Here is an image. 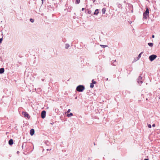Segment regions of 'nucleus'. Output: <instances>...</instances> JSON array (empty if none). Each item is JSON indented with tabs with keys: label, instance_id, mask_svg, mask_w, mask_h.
Returning a JSON list of instances; mask_svg holds the SVG:
<instances>
[{
	"label": "nucleus",
	"instance_id": "1",
	"mask_svg": "<svg viewBox=\"0 0 160 160\" xmlns=\"http://www.w3.org/2000/svg\"><path fill=\"white\" fill-rule=\"evenodd\" d=\"M85 89V87L83 85H79L77 87L76 90L79 92H82Z\"/></svg>",
	"mask_w": 160,
	"mask_h": 160
},
{
	"label": "nucleus",
	"instance_id": "2",
	"mask_svg": "<svg viewBox=\"0 0 160 160\" xmlns=\"http://www.w3.org/2000/svg\"><path fill=\"white\" fill-rule=\"evenodd\" d=\"M149 11L148 8H146V9L145 12L143 14V18L145 19L147 18V17L149 16Z\"/></svg>",
	"mask_w": 160,
	"mask_h": 160
},
{
	"label": "nucleus",
	"instance_id": "3",
	"mask_svg": "<svg viewBox=\"0 0 160 160\" xmlns=\"http://www.w3.org/2000/svg\"><path fill=\"white\" fill-rule=\"evenodd\" d=\"M157 57V56L156 55L153 54L149 56V58L151 61H152L154 60Z\"/></svg>",
	"mask_w": 160,
	"mask_h": 160
},
{
	"label": "nucleus",
	"instance_id": "4",
	"mask_svg": "<svg viewBox=\"0 0 160 160\" xmlns=\"http://www.w3.org/2000/svg\"><path fill=\"white\" fill-rule=\"evenodd\" d=\"M142 79V77L141 76H139L137 80V82L139 85L141 84L143 82V81Z\"/></svg>",
	"mask_w": 160,
	"mask_h": 160
},
{
	"label": "nucleus",
	"instance_id": "5",
	"mask_svg": "<svg viewBox=\"0 0 160 160\" xmlns=\"http://www.w3.org/2000/svg\"><path fill=\"white\" fill-rule=\"evenodd\" d=\"M46 112L45 111L43 110L41 112V117L42 118H44L45 117Z\"/></svg>",
	"mask_w": 160,
	"mask_h": 160
},
{
	"label": "nucleus",
	"instance_id": "6",
	"mask_svg": "<svg viewBox=\"0 0 160 160\" xmlns=\"http://www.w3.org/2000/svg\"><path fill=\"white\" fill-rule=\"evenodd\" d=\"M22 114L25 117H26L28 118H29V115L28 114V113L26 112H22Z\"/></svg>",
	"mask_w": 160,
	"mask_h": 160
},
{
	"label": "nucleus",
	"instance_id": "7",
	"mask_svg": "<svg viewBox=\"0 0 160 160\" xmlns=\"http://www.w3.org/2000/svg\"><path fill=\"white\" fill-rule=\"evenodd\" d=\"M34 133V130L33 129H32L30 131V134L31 136H32Z\"/></svg>",
	"mask_w": 160,
	"mask_h": 160
},
{
	"label": "nucleus",
	"instance_id": "8",
	"mask_svg": "<svg viewBox=\"0 0 160 160\" xmlns=\"http://www.w3.org/2000/svg\"><path fill=\"white\" fill-rule=\"evenodd\" d=\"M8 143L10 145H12L13 144V140L12 139H10L8 141Z\"/></svg>",
	"mask_w": 160,
	"mask_h": 160
},
{
	"label": "nucleus",
	"instance_id": "9",
	"mask_svg": "<svg viewBox=\"0 0 160 160\" xmlns=\"http://www.w3.org/2000/svg\"><path fill=\"white\" fill-rule=\"evenodd\" d=\"M111 63L113 65L116 66L117 64L116 60H113L111 61Z\"/></svg>",
	"mask_w": 160,
	"mask_h": 160
},
{
	"label": "nucleus",
	"instance_id": "10",
	"mask_svg": "<svg viewBox=\"0 0 160 160\" xmlns=\"http://www.w3.org/2000/svg\"><path fill=\"white\" fill-rule=\"evenodd\" d=\"M99 13L98 10L96 9L93 13V14L94 15H97Z\"/></svg>",
	"mask_w": 160,
	"mask_h": 160
},
{
	"label": "nucleus",
	"instance_id": "11",
	"mask_svg": "<svg viewBox=\"0 0 160 160\" xmlns=\"http://www.w3.org/2000/svg\"><path fill=\"white\" fill-rule=\"evenodd\" d=\"M65 47L66 49H68L70 47V45L68 43H66L65 44Z\"/></svg>",
	"mask_w": 160,
	"mask_h": 160
},
{
	"label": "nucleus",
	"instance_id": "12",
	"mask_svg": "<svg viewBox=\"0 0 160 160\" xmlns=\"http://www.w3.org/2000/svg\"><path fill=\"white\" fill-rule=\"evenodd\" d=\"M4 71V68H0V73L2 74L3 73Z\"/></svg>",
	"mask_w": 160,
	"mask_h": 160
},
{
	"label": "nucleus",
	"instance_id": "13",
	"mask_svg": "<svg viewBox=\"0 0 160 160\" xmlns=\"http://www.w3.org/2000/svg\"><path fill=\"white\" fill-rule=\"evenodd\" d=\"M142 53H143V52H142L139 54L138 57L137 58V60H136V61L139 60V58L141 57V54H142Z\"/></svg>",
	"mask_w": 160,
	"mask_h": 160
},
{
	"label": "nucleus",
	"instance_id": "14",
	"mask_svg": "<svg viewBox=\"0 0 160 160\" xmlns=\"http://www.w3.org/2000/svg\"><path fill=\"white\" fill-rule=\"evenodd\" d=\"M106 11V10L105 8H103L102 10V14H105V13Z\"/></svg>",
	"mask_w": 160,
	"mask_h": 160
},
{
	"label": "nucleus",
	"instance_id": "15",
	"mask_svg": "<svg viewBox=\"0 0 160 160\" xmlns=\"http://www.w3.org/2000/svg\"><path fill=\"white\" fill-rule=\"evenodd\" d=\"M73 115V114L72 113H70L69 114H68L67 115V116L68 117H70L71 116Z\"/></svg>",
	"mask_w": 160,
	"mask_h": 160
},
{
	"label": "nucleus",
	"instance_id": "16",
	"mask_svg": "<svg viewBox=\"0 0 160 160\" xmlns=\"http://www.w3.org/2000/svg\"><path fill=\"white\" fill-rule=\"evenodd\" d=\"M117 4L118 8H120L122 7V5L119 3H117Z\"/></svg>",
	"mask_w": 160,
	"mask_h": 160
},
{
	"label": "nucleus",
	"instance_id": "17",
	"mask_svg": "<svg viewBox=\"0 0 160 160\" xmlns=\"http://www.w3.org/2000/svg\"><path fill=\"white\" fill-rule=\"evenodd\" d=\"M148 45L150 47H152L153 46V43H148Z\"/></svg>",
	"mask_w": 160,
	"mask_h": 160
},
{
	"label": "nucleus",
	"instance_id": "18",
	"mask_svg": "<svg viewBox=\"0 0 160 160\" xmlns=\"http://www.w3.org/2000/svg\"><path fill=\"white\" fill-rule=\"evenodd\" d=\"M45 143L47 146H49L50 145V143L48 141H46Z\"/></svg>",
	"mask_w": 160,
	"mask_h": 160
},
{
	"label": "nucleus",
	"instance_id": "19",
	"mask_svg": "<svg viewBox=\"0 0 160 160\" xmlns=\"http://www.w3.org/2000/svg\"><path fill=\"white\" fill-rule=\"evenodd\" d=\"M80 0H76L75 2V3L76 4H78L80 2Z\"/></svg>",
	"mask_w": 160,
	"mask_h": 160
},
{
	"label": "nucleus",
	"instance_id": "20",
	"mask_svg": "<svg viewBox=\"0 0 160 160\" xmlns=\"http://www.w3.org/2000/svg\"><path fill=\"white\" fill-rule=\"evenodd\" d=\"M92 12V11L90 10H87V13L88 14H91Z\"/></svg>",
	"mask_w": 160,
	"mask_h": 160
},
{
	"label": "nucleus",
	"instance_id": "21",
	"mask_svg": "<svg viewBox=\"0 0 160 160\" xmlns=\"http://www.w3.org/2000/svg\"><path fill=\"white\" fill-rule=\"evenodd\" d=\"M100 45L102 48H104L107 47V46L103 45Z\"/></svg>",
	"mask_w": 160,
	"mask_h": 160
},
{
	"label": "nucleus",
	"instance_id": "22",
	"mask_svg": "<svg viewBox=\"0 0 160 160\" xmlns=\"http://www.w3.org/2000/svg\"><path fill=\"white\" fill-rule=\"evenodd\" d=\"M92 83H93V84H95L96 83V82L95 81H94V79H92Z\"/></svg>",
	"mask_w": 160,
	"mask_h": 160
},
{
	"label": "nucleus",
	"instance_id": "23",
	"mask_svg": "<svg viewBox=\"0 0 160 160\" xmlns=\"http://www.w3.org/2000/svg\"><path fill=\"white\" fill-rule=\"evenodd\" d=\"M90 87L91 88H92L94 87V84L92 83L90 84Z\"/></svg>",
	"mask_w": 160,
	"mask_h": 160
},
{
	"label": "nucleus",
	"instance_id": "24",
	"mask_svg": "<svg viewBox=\"0 0 160 160\" xmlns=\"http://www.w3.org/2000/svg\"><path fill=\"white\" fill-rule=\"evenodd\" d=\"M26 145V143L25 142L23 143L22 144V149H23V148L24 146L25 145V146Z\"/></svg>",
	"mask_w": 160,
	"mask_h": 160
},
{
	"label": "nucleus",
	"instance_id": "25",
	"mask_svg": "<svg viewBox=\"0 0 160 160\" xmlns=\"http://www.w3.org/2000/svg\"><path fill=\"white\" fill-rule=\"evenodd\" d=\"M30 21L32 22H34V19H32V18H30Z\"/></svg>",
	"mask_w": 160,
	"mask_h": 160
},
{
	"label": "nucleus",
	"instance_id": "26",
	"mask_svg": "<svg viewBox=\"0 0 160 160\" xmlns=\"http://www.w3.org/2000/svg\"><path fill=\"white\" fill-rule=\"evenodd\" d=\"M148 128H151L152 126H151V125H150V124H148Z\"/></svg>",
	"mask_w": 160,
	"mask_h": 160
},
{
	"label": "nucleus",
	"instance_id": "27",
	"mask_svg": "<svg viewBox=\"0 0 160 160\" xmlns=\"http://www.w3.org/2000/svg\"><path fill=\"white\" fill-rule=\"evenodd\" d=\"M2 38H0V43H1L2 42Z\"/></svg>",
	"mask_w": 160,
	"mask_h": 160
},
{
	"label": "nucleus",
	"instance_id": "28",
	"mask_svg": "<svg viewBox=\"0 0 160 160\" xmlns=\"http://www.w3.org/2000/svg\"><path fill=\"white\" fill-rule=\"evenodd\" d=\"M70 111H71L70 109H69L67 111V112L68 113V112H70Z\"/></svg>",
	"mask_w": 160,
	"mask_h": 160
},
{
	"label": "nucleus",
	"instance_id": "29",
	"mask_svg": "<svg viewBox=\"0 0 160 160\" xmlns=\"http://www.w3.org/2000/svg\"><path fill=\"white\" fill-rule=\"evenodd\" d=\"M152 127H155V124H153L152 125Z\"/></svg>",
	"mask_w": 160,
	"mask_h": 160
},
{
	"label": "nucleus",
	"instance_id": "30",
	"mask_svg": "<svg viewBox=\"0 0 160 160\" xmlns=\"http://www.w3.org/2000/svg\"><path fill=\"white\" fill-rule=\"evenodd\" d=\"M152 38H154V35H152Z\"/></svg>",
	"mask_w": 160,
	"mask_h": 160
},
{
	"label": "nucleus",
	"instance_id": "31",
	"mask_svg": "<svg viewBox=\"0 0 160 160\" xmlns=\"http://www.w3.org/2000/svg\"><path fill=\"white\" fill-rule=\"evenodd\" d=\"M84 8H82V10L83 11V10H84Z\"/></svg>",
	"mask_w": 160,
	"mask_h": 160
},
{
	"label": "nucleus",
	"instance_id": "32",
	"mask_svg": "<svg viewBox=\"0 0 160 160\" xmlns=\"http://www.w3.org/2000/svg\"><path fill=\"white\" fill-rule=\"evenodd\" d=\"M88 160H92L90 158H89Z\"/></svg>",
	"mask_w": 160,
	"mask_h": 160
},
{
	"label": "nucleus",
	"instance_id": "33",
	"mask_svg": "<svg viewBox=\"0 0 160 160\" xmlns=\"http://www.w3.org/2000/svg\"><path fill=\"white\" fill-rule=\"evenodd\" d=\"M51 150V149H47V151H49V150Z\"/></svg>",
	"mask_w": 160,
	"mask_h": 160
},
{
	"label": "nucleus",
	"instance_id": "34",
	"mask_svg": "<svg viewBox=\"0 0 160 160\" xmlns=\"http://www.w3.org/2000/svg\"><path fill=\"white\" fill-rule=\"evenodd\" d=\"M144 160H149V159H144Z\"/></svg>",
	"mask_w": 160,
	"mask_h": 160
},
{
	"label": "nucleus",
	"instance_id": "35",
	"mask_svg": "<svg viewBox=\"0 0 160 160\" xmlns=\"http://www.w3.org/2000/svg\"><path fill=\"white\" fill-rule=\"evenodd\" d=\"M95 1H96V0H94L93 1V3H95Z\"/></svg>",
	"mask_w": 160,
	"mask_h": 160
},
{
	"label": "nucleus",
	"instance_id": "36",
	"mask_svg": "<svg viewBox=\"0 0 160 160\" xmlns=\"http://www.w3.org/2000/svg\"><path fill=\"white\" fill-rule=\"evenodd\" d=\"M42 3L43 2V0H41Z\"/></svg>",
	"mask_w": 160,
	"mask_h": 160
},
{
	"label": "nucleus",
	"instance_id": "37",
	"mask_svg": "<svg viewBox=\"0 0 160 160\" xmlns=\"http://www.w3.org/2000/svg\"><path fill=\"white\" fill-rule=\"evenodd\" d=\"M42 3L43 2V0H41Z\"/></svg>",
	"mask_w": 160,
	"mask_h": 160
},
{
	"label": "nucleus",
	"instance_id": "38",
	"mask_svg": "<svg viewBox=\"0 0 160 160\" xmlns=\"http://www.w3.org/2000/svg\"><path fill=\"white\" fill-rule=\"evenodd\" d=\"M19 153V151H17V153Z\"/></svg>",
	"mask_w": 160,
	"mask_h": 160
},
{
	"label": "nucleus",
	"instance_id": "39",
	"mask_svg": "<svg viewBox=\"0 0 160 160\" xmlns=\"http://www.w3.org/2000/svg\"><path fill=\"white\" fill-rule=\"evenodd\" d=\"M42 81H44L43 79H42Z\"/></svg>",
	"mask_w": 160,
	"mask_h": 160
},
{
	"label": "nucleus",
	"instance_id": "40",
	"mask_svg": "<svg viewBox=\"0 0 160 160\" xmlns=\"http://www.w3.org/2000/svg\"><path fill=\"white\" fill-rule=\"evenodd\" d=\"M159 98L160 99V96L159 97Z\"/></svg>",
	"mask_w": 160,
	"mask_h": 160
}]
</instances>
